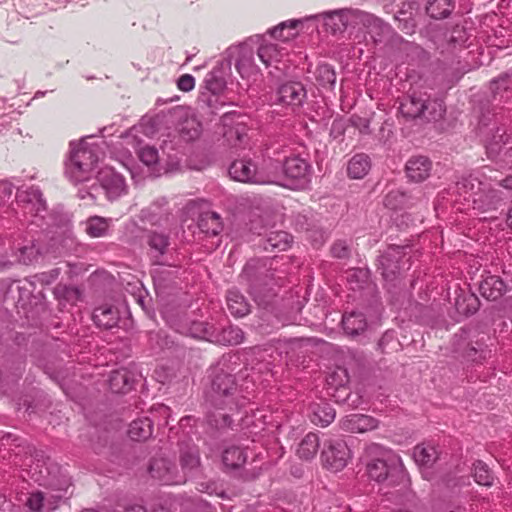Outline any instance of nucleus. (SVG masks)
Here are the masks:
<instances>
[{"mask_svg": "<svg viewBox=\"0 0 512 512\" xmlns=\"http://www.w3.org/2000/svg\"><path fill=\"white\" fill-rule=\"evenodd\" d=\"M378 425L377 419L365 414H350L340 420L341 429L351 433L371 431L376 429Z\"/></svg>", "mask_w": 512, "mask_h": 512, "instance_id": "obj_18", "label": "nucleus"}, {"mask_svg": "<svg viewBox=\"0 0 512 512\" xmlns=\"http://www.w3.org/2000/svg\"><path fill=\"white\" fill-rule=\"evenodd\" d=\"M200 231L207 236H217L223 229L220 216L216 212L207 211L200 215L198 219Z\"/></svg>", "mask_w": 512, "mask_h": 512, "instance_id": "obj_33", "label": "nucleus"}, {"mask_svg": "<svg viewBox=\"0 0 512 512\" xmlns=\"http://www.w3.org/2000/svg\"><path fill=\"white\" fill-rule=\"evenodd\" d=\"M240 118L235 112H226L221 117L223 126L229 127L224 131V136L233 146L242 144L246 137V127L239 121Z\"/></svg>", "mask_w": 512, "mask_h": 512, "instance_id": "obj_19", "label": "nucleus"}, {"mask_svg": "<svg viewBox=\"0 0 512 512\" xmlns=\"http://www.w3.org/2000/svg\"><path fill=\"white\" fill-rule=\"evenodd\" d=\"M405 255V247L393 246L389 247L387 251L379 257L378 269L381 270L385 281L392 282L396 279L400 270L403 268L400 263Z\"/></svg>", "mask_w": 512, "mask_h": 512, "instance_id": "obj_15", "label": "nucleus"}, {"mask_svg": "<svg viewBox=\"0 0 512 512\" xmlns=\"http://www.w3.org/2000/svg\"><path fill=\"white\" fill-rule=\"evenodd\" d=\"M177 87L184 92H189L195 87V79L190 74L180 76L177 81Z\"/></svg>", "mask_w": 512, "mask_h": 512, "instance_id": "obj_55", "label": "nucleus"}, {"mask_svg": "<svg viewBox=\"0 0 512 512\" xmlns=\"http://www.w3.org/2000/svg\"><path fill=\"white\" fill-rule=\"evenodd\" d=\"M235 68L242 78L254 79L260 74V69L255 63L254 50L244 43L235 49Z\"/></svg>", "mask_w": 512, "mask_h": 512, "instance_id": "obj_16", "label": "nucleus"}, {"mask_svg": "<svg viewBox=\"0 0 512 512\" xmlns=\"http://www.w3.org/2000/svg\"><path fill=\"white\" fill-rule=\"evenodd\" d=\"M15 186L8 180L0 181V199L9 198Z\"/></svg>", "mask_w": 512, "mask_h": 512, "instance_id": "obj_57", "label": "nucleus"}, {"mask_svg": "<svg viewBox=\"0 0 512 512\" xmlns=\"http://www.w3.org/2000/svg\"><path fill=\"white\" fill-rule=\"evenodd\" d=\"M304 21H307L306 18L283 21L277 26L269 29L267 34L282 42L290 41L298 36L299 28L303 25Z\"/></svg>", "mask_w": 512, "mask_h": 512, "instance_id": "obj_23", "label": "nucleus"}, {"mask_svg": "<svg viewBox=\"0 0 512 512\" xmlns=\"http://www.w3.org/2000/svg\"><path fill=\"white\" fill-rule=\"evenodd\" d=\"M41 193L38 189L31 188L27 193L26 196H24L23 193H20L17 195L19 202H28L31 203L33 200L36 201L37 209L36 212L39 213L40 211L45 210V203L43 202L41 198Z\"/></svg>", "mask_w": 512, "mask_h": 512, "instance_id": "obj_52", "label": "nucleus"}, {"mask_svg": "<svg viewBox=\"0 0 512 512\" xmlns=\"http://www.w3.org/2000/svg\"><path fill=\"white\" fill-rule=\"evenodd\" d=\"M200 327H203L202 334H196L195 336H197V337H208V336L212 335V333L210 332L211 328H208L207 324H204V323H195L194 324V329L195 330H198Z\"/></svg>", "mask_w": 512, "mask_h": 512, "instance_id": "obj_62", "label": "nucleus"}, {"mask_svg": "<svg viewBox=\"0 0 512 512\" xmlns=\"http://www.w3.org/2000/svg\"><path fill=\"white\" fill-rule=\"evenodd\" d=\"M309 410L311 422L321 427H326L331 424L336 416V412L332 405L323 401L311 404Z\"/></svg>", "mask_w": 512, "mask_h": 512, "instance_id": "obj_26", "label": "nucleus"}, {"mask_svg": "<svg viewBox=\"0 0 512 512\" xmlns=\"http://www.w3.org/2000/svg\"><path fill=\"white\" fill-rule=\"evenodd\" d=\"M283 170L287 177L297 180H305L310 171L308 162L299 156H292L285 159Z\"/></svg>", "mask_w": 512, "mask_h": 512, "instance_id": "obj_31", "label": "nucleus"}, {"mask_svg": "<svg viewBox=\"0 0 512 512\" xmlns=\"http://www.w3.org/2000/svg\"><path fill=\"white\" fill-rule=\"evenodd\" d=\"M474 479L480 485L490 486L492 484L490 471L482 461H477L474 464Z\"/></svg>", "mask_w": 512, "mask_h": 512, "instance_id": "obj_50", "label": "nucleus"}, {"mask_svg": "<svg viewBox=\"0 0 512 512\" xmlns=\"http://www.w3.org/2000/svg\"><path fill=\"white\" fill-rule=\"evenodd\" d=\"M180 136L185 141H193L201 134V125L195 118L186 119L180 126Z\"/></svg>", "mask_w": 512, "mask_h": 512, "instance_id": "obj_46", "label": "nucleus"}, {"mask_svg": "<svg viewBox=\"0 0 512 512\" xmlns=\"http://www.w3.org/2000/svg\"><path fill=\"white\" fill-rule=\"evenodd\" d=\"M229 175L232 179L252 184L271 183L269 175L260 169L256 162L251 159H240L232 162L229 167Z\"/></svg>", "mask_w": 512, "mask_h": 512, "instance_id": "obj_10", "label": "nucleus"}, {"mask_svg": "<svg viewBox=\"0 0 512 512\" xmlns=\"http://www.w3.org/2000/svg\"><path fill=\"white\" fill-rule=\"evenodd\" d=\"M17 115L13 105H7L6 99L0 98V133L12 120L16 119Z\"/></svg>", "mask_w": 512, "mask_h": 512, "instance_id": "obj_49", "label": "nucleus"}, {"mask_svg": "<svg viewBox=\"0 0 512 512\" xmlns=\"http://www.w3.org/2000/svg\"><path fill=\"white\" fill-rule=\"evenodd\" d=\"M244 340L243 331L236 326H228L222 329L217 341L225 345H238Z\"/></svg>", "mask_w": 512, "mask_h": 512, "instance_id": "obj_44", "label": "nucleus"}, {"mask_svg": "<svg viewBox=\"0 0 512 512\" xmlns=\"http://www.w3.org/2000/svg\"><path fill=\"white\" fill-rule=\"evenodd\" d=\"M462 33H463V31H462L461 29H455V30L451 33V35H450V37H449L448 41H449L450 43H459V44H463V43L465 42V40H464V39H462V37H461V34H462Z\"/></svg>", "mask_w": 512, "mask_h": 512, "instance_id": "obj_61", "label": "nucleus"}, {"mask_svg": "<svg viewBox=\"0 0 512 512\" xmlns=\"http://www.w3.org/2000/svg\"><path fill=\"white\" fill-rule=\"evenodd\" d=\"M153 432V423L148 417L134 420L128 430V435L132 440L144 441L151 437Z\"/></svg>", "mask_w": 512, "mask_h": 512, "instance_id": "obj_35", "label": "nucleus"}, {"mask_svg": "<svg viewBox=\"0 0 512 512\" xmlns=\"http://www.w3.org/2000/svg\"><path fill=\"white\" fill-rule=\"evenodd\" d=\"M320 439L316 433H308L299 443L297 455L304 460H311L319 450Z\"/></svg>", "mask_w": 512, "mask_h": 512, "instance_id": "obj_37", "label": "nucleus"}, {"mask_svg": "<svg viewBox=\"0 0 512 512\" xmlns=\"http://www.w3.org/2000/svg\"><path fill=\"white\" fill-rule=\"evenodd\" d=\"M93 321L99 327L111 329L118 324L119 313L112 305L104 304L94 309Z\"/></svg>", "mask_w": 512, "mask_h": 512, "instance_id": "obj_30", "label": "nucleus"}, {"mask_svg": "<svg viewBox=\"0 0 512 512\" xmlns=\"http://www.w3.org/2000/svg\"><path fill=\"white\" fill-rule=\"evenodd\" d=\"M315 77L319 85L332 88L336 82V73L328 64H320L315 71Z\"/></svg>", "mask_w": 512, "mask_h": 512, "instance_id": "obj_45", "label": "nucleus"}, {"mask_svg": "<svg viewBox=\"0 0 512 512\" xmlns=\"http://www.w3.org/2000/svg\"><path fill=\"white\" fill-rule=\"evenodd\" d=\"M125 512H147V510L144 506L135 504L127 507Z\"/></svg>", "mask_w": 512, "mask_h": 512, "instance_id": "obj_63", "label": "nucleus"}, {"mask_svg": "<svg viewBox=\"0 0 512 512\" xmlns=\"http://www.w3.org/2000/svg\"><path fill=\"white\" fill-rule=\"evenodd\" d=\"M371 168V161L368 155L359 153L354 155L347 167L349 177L353 179H362Z\"/></svg>", "mask_w": 512, "mask_h": 512, "instance_id": "obj_34", "label": "nucleus"}, {"mask_svg": "<svg viewBox=\"0 0 512 512\" xmlns=\"http://www.w3.org/2000/svg\"><path fill=\"white\" fill-rule=\"evenodd\" d=\"M366 453L370 457L367 473L372 480L389 486L404 482L406 471L398 454L376 443L369 444Z\"/></svg>", "mask_w": 512, "mask_h": 512, "instance_id": "obj_4", "label": "nucleus"}, {"mask_svg": "<svg viewBox=\"0 0 512 512\" xmlns=\"http://www.w3.org/2000/svg\"><path fill=\"white\" fill-rule=\"evenodd\" d=\"M307 98L304 85L298 81H288L281 84L276 92V102L283 107L296 111L302 107Z\"/></svg>", "mask_w": 512, "mask_h": 512, "instance_id": "obj_13", "label": "nucleus"}, {"mask_svg": "<svg viewBox=\"0 0 512 512\" xmlns=\"http://www.w3.org/2000/svg\"><path fill=\"white\" fill-rule=\"evenodd\" d=\"M58 275H59V270H58V269H54V270H52V271L50 272V274H49L50 279H45V278H46V275H45V274H43V276H42V277H43V278H42V281H45L46 283H49L51 280L56 279V278L58 277Z\"/></svg>", "mask_w": 512, "mask_h": 512, "instance_id": "obj_64", "label": "nucleus"}, {"mask_svg": "<svg viewBox=\"0 0 512 512\" xmlns=\"http://www.w3.org/2000/svg\"><path fill=\"white\" fill-rule=\"evenodd\" d=\"M208 401L215 410L208 413L207 422L217 429L230 427L246 406V398L238 396L235 377L223 371L213 376Z\"/></svg>", "mask_w": 512, "mask_h": 512, "instance_id": "obj_2", "label": "nucleus"}, {"mask_svg": "<svg viewBox=\"0 0 512 512\" xmlns=\"http://www.w3.org/2000/svg\"><path fill=\"white\" fill-rule=\"evenodd\" d=\"M260 260H250L246 263L241 277L249 283L250 294L258 305L267 306L270 298L276 294L269 287L267 293H264L266 286L273 280V274H269L265 265H260Z\"/></svg>", "mask_w": 512, "mask_h": 512, "instance_id": "obj_6", "label": "nucleus"}, {"mask_svg": "<svg viewBox=\"0 0 512 512\" xmlns=\"http://www.w3.org/2000/svg\"><path fill=\"white\" fill-rule=\"evenodd\" d=\"M245 414L241 416L237 421L243 430L251 436H257L264 430L268 425H272V415L266 409H254L253 404L246 401Z\"/></svg>", "mask_w": 512, "mask_h": 512, "instance_id": "obj_12", "label": "nucleus"}, {"mask_svg": "<svg viewBox=\"0 0 512 512\" xmlns=\"http://www.w3.org/2000/svg\"><path fill=\"white\" fill-rule=\"evenodd\" d=\"M509 83H512V74L506 75L505 77H501L498 80L493 81L491 84V89L494 92H496L500 88L507 89Z\"/></svg>", "mask_w": 512, "mask_h": 512, "instance_id": "obj_56", "label": "nucleus"}, {"mask_svg": "<svg viewBox=\"0 0 512 512\" xmlns=\"http://www.w3.org/2000/svg\"><path fill=\"white\" fill-rule=\"evenodd\" d=\"M292 242V237L285 231H273L263 240V249L267 252L285 251Z\"/></svg>", "mask_w": 512, "mask_h": 512, "instance_id": "obj_32", "label": "nucleus"}, {"mask_svg": "<svg viewBox=\"0 0 512 512\" xmlns=\"http://www.w3.org/2000/svg\"><path fill=\"white\" fill-rule=\"evenodd\" d=\"M489 179L492 180V177L489 176ZM493 181L495 182V185H497V186L503 187L507 190H512V175H508L501 180H497L495 178V179H493Z\"/></svg>", "mask_w": 512, "mask_h": 512, "instance_id": "obj_58", "label": "nucleus"}, {"mask_svg": "<svg viewBox=\"0 0 512 512\" xmlns=\"http://www.w3.org/2000/svg\"><path fill=\"white\" fill-rule=\"evenodd\" d=\"M468 304H467V309L464 310V313L466 314H473L477 311L478 307H477V302H478V299L474 296H470L468 299Z\"/></svg>", "mask_w": 512, "mask_h": 512, "instance_id": "obj_59", "label": "nucleus"}, {"mask_svg": "<svg viewBox=\"0 0 512 512\" xmlns=\"http://www.w3.org/2000/svg\"><path fill=\"white\" fill-rule=\"evenodd\" d=\"M350 246L348 243L344 240H338L334 242V244L331 247V253L333 257L339 258V259H345L350 256Z\"/></svg>", "mask_w": 512, "mask_h": 512, "instance_id": "obj_53", "label": "nucleus"}, {"mask_svg": "<svg viewBox=\"0 0 512 512\" xmlns=\"http://www.w3.org/2000/svg\"><path fill=\"white\" fill-rule=\"evenodd\" d=\"M17 252L19 253L17 255L16 261L23 263V264H30L34 260L37 259L39 255L38 249H36L35 245L32 243L31 245H24L17 248Z\"/></svg>", "mask_w": 512, "mask_h": 512, "instance_id": "obj_51", "label": "nucleus"}, {"mask_svg": "<svg viewBox=\"0 0 512 512\" xmlns=\"http://www.w3.org/2000/svg\"><path fill=\"white\" fill-rule=\"evenodd\" d=\"M432 162L425 156L411 157L405 166V173L409 180L422 182L426 180L431 172Z\"/></svg>", "mask_w": 512, "mask_h": 512, "instance_id": "obj_20", "label": "nucleus"}, {"mask_svg": "<svg viewBox=\"0 0 512 512\" xmlns=\"http://www.w3.org/2000/svg\"><path fill=\"white\" fill-rule=\"evenodd\" d=\"M227 306L230 313L236 317H243L250 311V306L245 297L235 289L228 291Z\"/></svg>", "mask_w": 512, "mask_h": 512, "instance_id": "obj_36", "label": "nucleus"}, {"mask_svg": "<svg viewBox=\"0 0 512 512\" xmlns=\"http://www.w3.org/2000/svg\"><path fill=\"white\" fill-rule=\"evenodd\" d=\"M321 18L326 30L337 33L342 32L347 26V15L344 10H334L306 17V20Z\"/></svg>", "mask_w": 512, "mask_h": 512, "instance_id": "obj_25", "label": "nucleus"}, {"mask_svg": "<svg viewBox=\"0 0 512 512\" xmlns=\"http://www.w3.org/2000/svg\"><path fill=\"white\" fill-rule=\"evenodd\" d=\"M180 463L185 476L187 472H193L200 467L199 451L195 446H189L180 451Z\"/></svg>", "mask_w": 512, "mask_h": 512, "instance_id": "obj_38", "label": "nucleus"}, {"mask_svg": "<svg viewBox=\"0 0 512 512\" xmlns=\"http://www.w3.org/2000/svg\"><path fill=\"white\" fill-rule=\"evenodd\" d=\"M413 458L419 466H430L436 461L437 452L431 445H417L413 450Z\"/></svg>", "mask_w": 512, "mask_h": 512, "instance_id": "obj_42", "label": "nucleus"}, {"mask_svg": "<svg viewBox=\"0 0 512 512\" xmlns=\"http://www.w3.org/2000/svg\"><path fill=\"white\" fill-rule=\"evenodd\" d=\"M506 286L502 279L496 275L486 276L479 285L481 295L487 300H497L505 292Z\"/></svg>", "mask_w": 512, "mask_h": 512, "instance_id": "obj_29", "label": "nucleus"}, {"mask_svg": "<svg viewBox=\"0 0 512 512\" xmlns=\"http://www.w3.org/2000/svg\"><path fill=\"white\" fill-rule=\"evenodd\" d=\"M373 27L380 30V33L377 34V36H381L382 34L388 33L390 30V27L386 24H384L380 19L374 18L373 19Z\"/></svg>", "mask_w": 512, "mask_h": 512, "instance_id": "obj_60", "label": "nucleus"}, {"mask_svg": "<svg viewBox=\"0 0 512 512\" xmlns=\"http://www.w3.org/2000/svg\"><path fill=\"white\" fill-rule=\"evenodd\" d=\"M84 232L90 238H105L110 236L113 219L98 215L89 216L82 222Z\"/></svg>", "mask_w": 512, "mask_h": 512, "instance_id": "obj_21", "label": "nucleus"}, {"mask_svg": "<svg viewBox=\"0 0 512 512\" xmlns=\"http://www.w3.org/2000/svg\"><path fill=\"white\" fill-rule=\"evenodd\" d=\"M99 148L85 140L70 143L69 159L65 174L74 183L88 180L99 161Z\"/></svg>", "mask_w": 512, "mask_h": 512, "instance_id": "obj_5", "label": "nucleus"}, {"mask_svg": "<svg viewBox=\"0 0 512 512\" xmlns=\"http://www.w3.org/2000/svg\"><path fill=\"white\" fill-rule=\"evenodd\" d=\"M218 100L217 94L203 91L198 98V107L202 111L207 110V114H215L219 104Z\"/></svg>", "mask_w": 512, "mask_h": 512, "instance_id": "obj_48", "label": "nucleus"}, {"mask_svg": "<svg viewBox=\"0 0 512 512\" xmlns=\"http://www.w3.org/2000/svg\"><path fill=\"white\" fill-rule=\"evenodd\" d=\"M342 326L348 336L356 337L366 331L368 324L363 313L352 311L343 315Z\"/></svg>", "mask_w": 512, "mask_h": 512, "instance_id": "obj_27", "label": "nucleus"}, {"mask_svg": "<svg viewBox=\"0 0 512 512\" xmlns=\"http://www.w3.org/2000/svg\"><path fill=\"white\" fill-rule=\"evenodd\" d=\"M146 255L153 265L174 266L175 248L169 233L160 230H147L144 235Z\"/></svg>", "mask_w": 512, "mask_h": 512, "instance_id": "obj_8", "label": "nucleus"}, {"mask_svg": "<svg viewBox=\"0 0 512 512\" xmlns=\"http://www.w3.org/2000/svg\"><path fill=\"white\" fill-rule=\"evenodd\" d=\"M400 112L406 118H423L436 121L444 114L441 101L432 100L426 93L413 92L400 105Z\"/></svg>", "mask_w": 512, "mask_h": 512, "instance_id": "obj_7", "label": "nucleus"}, {"mask_svg": "<svg viewBox=\"0 0 512 512\" xmlns=\"http://www.w3.org/2000/svg\"><path fill=\"white\" fill-rule=\"evenodd\" d=\"M148 472L154 480L165 485L182 484L186 480L176 464L166 457L153 458L150 461Z\"/></svg>", "mask_w": 512, "mask_h": 512, "instance_id": "obj_11", "label": "nucleus"}, {"mask_svg": "<svg viewBox=\"0 0 512 512\" xmlns=\"http://www.w3.org/2000/svg\"><path fill=\"white\" fill-rule=\"evenodd\" d=\"M321 459L327 469L338 472L347 466L352 459V453L343 439L330 438L323 444Z\"/></svg>", "mask_w": 512, "mask_h": 512, "instance_id": "obj_9", "label": "nucleus"}, {"mask_svg": "<svg viewBox=\"0 0 512 512\" xmlns=\"http://www.w3.org/2000/svg\"><path fill=\"white\" fill-rule=\"evenodd\" d=\"M163 174L177 171L180 167V159L177 155H167L163 157Z\"/></svg>", "mask_w": 512, "mask_h": 512, "instance_id": "obj_54", "label": "nucleus"}, {"mask_svg": "<svg viewBox=\"0 0 512 512\" xmlns=\"http://www.w3.org/2000/svg\"><path fill=\"white\" fill-rule=\"evenodd\" d=\"M267 35V33L264 35H255L250 39V41L257 45V55L259 60L266 67H269L279 63L285 52L278 44L271 42L267 38Z\"/></svg>", "mask_w": 512, "mask_h": 512, "instance_id": "obj_17", "label": "nucleus"}, {"mask_svg": "<svg viewBox=\"0 0 512 512\" xmlns=\"http://www.w3.org/2000/svg\"><path fill=\"white\" fill-rule=\"evenodd\" d=\"M472 198L474 209L485 212L492 209H496L498 203L501 201L499 191L494 187H490L487 190L482 189L480 192L469 194L465 196V200Z\"/></svg>", "mask_w": 512, "mask_h": 512, "instance_id": "obj_22", "label": "nucleus"}, {"mask_svg": "<svg viewBox=\"0 0 512 512\" xmlns=\"http://www.w3.org/2000/svg\"><path fill=\"white\" fill-rule=\"evenodd\" d=\"M29 464H25L29 477L41 486L50 489L49 492H32L23 500L25 506L31 512H53L59 503L66 497L71 486L70 477L63 469L50 459L29 458ZM22 501V499H20Z\"/></svg>", "mask_w": 512, "mask_h": 512, "instance_id": "obj_1", "label": "nucleus"}, {"mask_svg": "<svg viewBox=\"0 0 512 512\" xmlns=\"http://www.w3.org/2000/svg\"><path fill=\"white\" fill-rule=\"evenodd\" d=\"M204 84L206 92L217 95H219L226 86L224 78L220 76L217 71L209 72L204 79Z\"/></svg>", "mask_w": 512, "mask_h": 512, "instance_id": "obj_47", "label": "nucleus"}, {"mask_svg": "<svg viewBox=\"0 0 512 512\" xmlns=\"http://www.w3.org/2000/svg\"><path fill=\"white\" fill-rule=\"evenodd\" d=\"M97 181L106 197L111 201L127 193L125 178L111 167L102 168L97 174Z\"/></svg>", "mask_w": 512, "mask_h": 512, "instance_id": "obj_14", "label": "nucleus"}, {"mask_svg": "<svg viewBox=\"0 0 512 512\" xmlns=\"http://www.w3.org/2000/svg\"><path fill=\"white\" fill-rule=\"evenodd\" d=\"M411 197L401 190H391L384 198V205L390 210L398 211L410 206Z\"/></svg>", "mask_w": 512, "mask_h": 512, "instance_id": "obj_40", "label": "nucleus"}, {"mask_svg": "<svg viewBox=\"0 0 512 512\" xmlns=\"http://www.w3.org/2000/svg\"><path fill=\"white\" fill-rule=\"evenodd\" d=\"M109 387L115 393H126L132 388V380L126 370H116L110 374Z\"/></svg>", "mask_w": 512, "mask_h": 512, "instance_id": "obj_39", "label": "nucleus"}, {"mask_svg": "<svg viewBox=\"0 0 512 512\" xmlns=\"http://www.w3.org/2000/svg\"><path fill=\"white\" fill-rule=\"evenodd\" d=\"M247 461V452L238 445H229L222 452V462L227 470H238Z\"/></svg>", "mask_w": 512, "mask_h": 512, "instance_id": "obj_28", "label": "nucleus"}, {"mask_svg": "<svg viewBox=\"0 0 512 512\" xmlns=\"http://www.w3.org/2000/svg\"><path fill=\"white\" fill-rule=\"evenodd\" d=\"M140 161L147 166L148 171L153 176L163 174V156L159 155V151L153 146H143L138 151Z\"/></svg>", "mask_w": 512, "mask_h": 512, "instance_id": "obj_24", "label": "nucleus"}, {"mask_svg": "<svg viewBox=\"0 0 512 512\" xmlns=\"http://www.w3.org/2000/svg\"><path fill=\"white\" fill-rule=\"evenodd\" d=\"M84 252V245L73 234H67L61 239L59 254L81 256Z\"/></svg>", "mask_w": 512, "mask_h": 512, "instance_id": "obj_43", "label": "nucleus"}, {"mask_svg": "<svg viewBox=\"0 0 512 512\" xmlns=\"http://www.w3.org/2000/svg\"><path fill=\"white\" fill-rule=\"evenodd\" d=\"M454 9L451 0H429L426 6L427 13L435 19L447 17Z\"/></svg>", "mask_w": 512, "mask_h": 512, "instance_id": "obj_41", "label": "nucleus"}, {"mask_svg": "<svg viewBox=\"0 0 512 512\" xmlns=\"http://www.w3.org/2000/svg\"><path fill=\"white\" fill-rule=\"evenodd\" d=\"M478 129L488 158L505 164L512 163V135L503 123V117L499 113L484 112L479 119Z\"/></svg>", "mask_w": 512, "mask_h": 512, "instance_id": "obj_3", "label": "nucleus"}]
</instances>
